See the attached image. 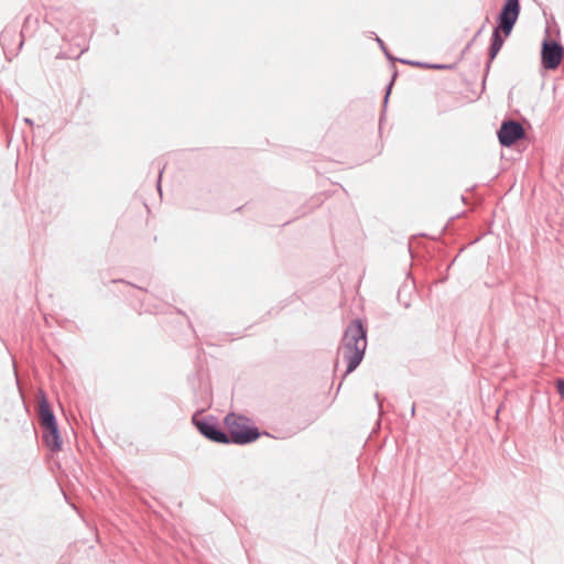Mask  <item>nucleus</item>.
Here are the masks:
<instances>
[{
    "label": "nucleus",
    "instance_id": "obj_17",
    "mask_svg": "<svg viewBox=\"0 0 564 564\" xmlns=\"http://www.w3.org/2000/svg\"><path fill=\"white\" fill-rule=\"evenodd\" d=\"M161 177H162V171H160V173H159V178H158V184H156V186H158V191H159L160 193H161Z\"/></svg>",
    "mask_w": 564,
    "mask_h": 564
},
{
    "label": "nucleus",
    "instance_id": "obj_20",
    "mask_svg": "<svg viewBox=\"0 0 564 564\" xmlns=\"http://www.w3.org/2000/svg\"><path fill=\"white\" fill-rule=\"evenodd\" d=\"M498 416H499V409H496V414H495L496 421L498 420Z\"/></svg>",
    "mask_w": 564,
    "mask_h": 564
},
{
    "label": "nucleus",
    "instance_id": "obj_13",
    "mask_svg": "<svg viewBox=\"0 0 564 564\" xmlns=\"http://www.w3.org/2000/svg\"><path fill=\"white\" fill-rule=\"evenodd\" d=\"M426 68L429 69H445L451 68V65H444V64H426Z\"/></svg>",
    "mask_w": 564,
    "mask_h": 564
},
{
    "label": "nucleus",
    "instance_id": "obj_5",
    "mask_svg": "<svg viewBox=\"0 0 564 564\" xmlns=\"http://www.w3.org/2000/svg\"><path fill=\"white\" fill-rule=\"evenodd\" d=\"M564 56L563 46L550 39H544L542 42L541 61L546 69H555L560 66Z\"/></svg>",
    "mask_w": 564,
    "mask_h": 564
},
{
    "label": "nucleus",
    "instance_id": "obj_16",
    "mask_svg": "<svg viewBox=\"0 0 564 564\" xmlns=\"http://www.w3.org/2000/svg\"><path fill=\"white\" fill-rule=\"evenodd\" d=\"M375 398L378 402V406H379V410L381 411V408H382V400L380 399V395L379 393H375Z\"/></svg>",
    "mask_w": 564,
    "mask_h": 564
},
{
    "label": "nucleus",
    "instance_id": "obj_4",
    "mask_svg": "<svg viewBox=\"0 0 564 564\" xmlns=\"http://www.w3.org/2000/svg\"><path fill=\"white\" fill-rule=\"evenodd\" d=\"M193 423L197 427L198 432L207 440L219 444H230V437L220 427L219 423L214 416H208L198 420L194 415Z\"/></svg>",
    "mask_w": 564,
    "mask_h": 564
},
{
    "label": "nucleus",
    "instance_id": "obj_1",
    "mask_svg": "<svg viewBox=\"0 0 564 564\" xmlns=\"http://www.w3.org/2000/svg\"><path fill=\"white\" fill-rule=\"evenodd\" d=\"M367 348V330L360 319H354L346 328L339 355L347 364L346 373L352 372L362 361Z\"/></svg>",
    "mask_w": 564,
    "mask_h": 564
},
{
    "label": "nucleus",
    "instance_id": "obj_10",
    "mask_svg": "<svg viewBox=\"0 0 564 564\" xmlns=\"http://www.w3.org/2000/svg\"><path fill=\"white\" fill-rule=\"evenodd\" d=\"M376 41L378 42L380 48L383 51L384 55L389 61H395V58L390 54V52L387 50L384 42L380 37H376Z\"/></svg>",
    "mask_w": 564,
    "mask_h": 564
},
{
    "label": "nucleus",
    "instance_id": "obj_14",
    "mask_svg": "<svg viewBox=\"0 0 564 564\" xmlns=\"http://www.w3.org/2000/svg\"><path fill=\"white\" fill-rule=\"evenodd\" d=\"M399 62H401L403 64L413 65V66L424 67V68H426V64H427V63L412 62V61H406V59H399Z\"/></svg>",
    "mask_w": 564,
    "mask_h": 564
},
{
    "label": "nucleus",
    "instance_id": "obj_8",
    "mask_svg": "<svg viewBox=\"0 0 564 564\" xmlns=\"http://www.w3.org/2000/svg\"><path fill=\"white\" fill-rule=\"evenodd\" d=\"M43 441L52 452H58L62 449V438L58 431V425L55 424L53 427H44Z\"/></svg>",
    "mask_w": 564,
    "mask_h": 564
},
{
    "label": "nucleus",
    "instance_id": "obj_18",
    "mask_svg": "<svg viewBox=\"0 0 564 564\" xmlns=\"http://www.w3.org/2000/svg\"><path fill=\"white\" fill-rule=\"evenodd\" d=\"M24 122L30 126H33V120H31L30 118H24Z\"/></svg>",
    "mask_w": 564,
    "mask_h": 564
},
{
    "label": "nucleus",
    "instance_id": "obj_9",
    "mask_svg": "<svg viewBox=\"0 0 564 564\" xmlns=\"http://www.w3.org/2000/svg\"><path fill=\"white\" fill-rule=\"evenodd\" d=\"M488 59H489V63H488V66H487V73H486V76H485V80L487 79L488 77V73H489V67H490V63L494 62V32L491 33L490 35V39H489V44H488Z\"/></svg>",
    "mask_w": 564,
    "mask_h": 564
},
{
    "label": "nucleus",
    "instance_id": "obj_7",
    "mask_svg": "<svg viewBox=\"0 0 564 564\" xmlns=\"http://www.w3.org/2000/svg\"><path fill=\"white\" fill-rule=\"evenodd\" d=\"M39 424L42 429L44 427H53V425L57 424L55 414L46 400V398H42L39 402Z\"/></svg>",
    "mask_w": 564,
    "mask_h": 564
},
{
    "label": "nucleus",
    "instance_id": "obj_6",
    "mask_svg": "<svg viewBox=\"0 0 564 564\" xmlns=\"http://www.w3.org/2000/svg\"><path fill=\"white\" fill-rule=\"evenodd\" d=\"M525 132L522 124L516 120H508L501 123L497 132L501 145L510 147L524 137Z\"/></svg>",
    "mask_w": 564,
    "mask_h": 564
},
{
    "label": "nucleus",
    "instance_id": "obj_3",
    "mask_svg": "<svg viewBox=\"0 0 564 564\" xmlns=\"http://www.w3.org/2000/svg\"><path fill=\"white\" fill-rule=\"evenodd\" d=\"M227 429L230 443L245 445L257 441L260 436L258 427L247 424V419L242 415L229 413L224 420Z\"/></svg>",
    "mask_w": 564,
    "mask_h": 564
},
{
    "label": "nucleus",
    "instance_id": "obj_2",
    "mask_svg": "<svg viewBox=\"0 0 564 564\" xmlns=\"http://www.w3.org/2000/svg\"><path fill=\"white\" fill-rule=\"evenodd\" d=\"M520 0H506L496 18V55L511 34L520 14Z\"/></svg>",
    "mask_w": 564,
    "mask_h": 564
},
{
    "label": "nucleus",
    "instance_id": "obj_19",
    "mask_svg": "<svg viewBox=\"0 0 564 564\" xmlns=\"http://www.w3.org/2000/svg\"><path fill=\"white\" fill-rule=\"evenodd\" d=\"M414 414H415V405H414V404H412V408H411V415H412V416H414Z\"/></svg>",
    "mask_w": 564,
    "mask_h": 564
},
{
    "label": "nucleus",
    "instance_id": "obj_11",
    "mask_svg": "<svg viewBox=\"0 0 564 564\" xmlns=\"http://www.w3.org/2000/svg\"><path fill=\"white\" fill-rule=\"evenodd\" d=\"M556 391L560 397L564 400V379H557L555 382Z\"/></svg>",
    "mask_w": 564,
    "mask_h": 564
},
{
    "label": "nucleus",
    "instance_id": "obj_12",
    "mask_svg": "<svg viewBox=\"0 0 564 564\" xmlns=\"http://www.w3.org/2000/svg\"><path fill=\"white\" fill-rule=\"evenodd\" d=\"M395 76H397V73H394L392 80H391V82H390V84L387 86V91H386V96H384V99H383V106H384V107H386V106H387V104H388V99H389V96H390L391 88H392L393 80H394Z\"/></svg>",
    "mask_w": 564,
    "mask_h": 564
},
{
    "label": "nucleus",
    "instance_id": "obj_15",
    "mask_svg": "<svg viewBox=\"0 0 564 564\" xmlns=\"http://www.w3.org/2000/svg\"><path fill=\"white\" fill-rule=\"evenodd\" d=\"M9 35V31L8 30H4L1 34H0V42L3 43L6 41V39L8 37Z\"/></svg>",
    "mask_w": 564,
    "mask_h": 564
}]
</instances>
